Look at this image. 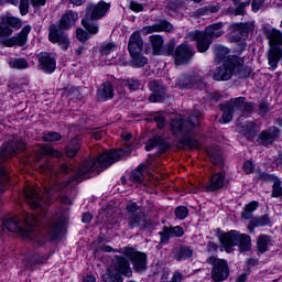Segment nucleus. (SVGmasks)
<instances>
[{
	"label": "nucleus",
	"instance_id": "nucleus-1",
	"mask_svg": "<svg viewBox=\"0 0 282 282\" xmlns=\"http://www.w3.org/2000/svg\"><path fill=\"white\" fill-rule=\"evenodd\" d=\"M129 153H131V148L106 151L97 160L88 159L84 161L82 169L75 175V181L83 182V180H89L91 173H100V171L109 169L111 164H116L118 160L124 158V155H129Z\"/></svg>",
	"mask_w": 282,
	"mask_h": 282
},
{
	"label": "nucleus",
	"instance_id": "nucleus-2",
	"mask_svg": "<svg viewBox=\"0 0 282 282\" xmlns=\"http://www.w3.org/2000/svg\"><path fill=\"white\" fill-rule=\"evenodd\" d=\"M65 186L67 183L61 184L52 181L44 185L43 196H41V191L34 186L25 187L23 195L31 208H47L52 204V195L63 191Z\"/></svg>",
	"mask_w": 282,
	"mask_h": 282
},
{
	"label": "nucleus",
	"instance_id": "nucleus-3",
	"mask_svg": "<svg viewBox=\"0 0 282 282\" xmlns=\"http://www.w3.org/2000/svg\"><path fill=\"white\" fill-rule=\"evenodd\" d=\"M34 226H36V217L32 214H26L23 218L15 216L4 221V228L9 232H20L23 239H33L39 246H43L41 239L34 237Z\"/></svg>",
	"mask_w": 282,
	"mask_h": 282
},
{
	"label": "nucleus",
	"instance_id": "nucleus-4",
	"mask_svg": "<svg viewBox=\"0 0 282 282\" xmlns=\"http://www.w3.org/2000/svg\"><path fill=\"white\" fill-rule=\"evenodd\" d=\"M220 250L225 252H232L234 247L237 246L240 252H249L252 248V239L247 234H240L237 230H230L219 235Z\"/></svg>",
	"mask_w": 282,
	"mask_h": 282
},
{
	"label": "nucleus",
	"instance_id": "nucleus-5",
	"mask_svg": "<svg viewBox=\"0 0 282 282\" xmlns=\"http://www.w3.org/2000/svg\"><path fill=\"white\" fill-rule=\"evenodd\" d=\"M224 34V23L217 22L206 26L205 31H194L189 33L191 39L197 43V50L200 53L208 52L213 44V39H219Z\"/></svg>",
	"mask_w": 282,
	"mask_h": 282
},
{
	"label": "nucleus",
	"instance_id": "nucleus-6",
	"mask_svg": "<svg viewBox=\"0 0 282 282\" xmlns=\"http://www.w3.org/2000/svg\"><path fill=\"white\" fill-rule=\"evenodd\" d=\"M109 8L111 4L99 1L97 4L90 3L86 8V17L82 20V24L84 25L85 30L90 34H98V24L94 21H98L102 19L107 12H109Z\"/></svg>",
	"mask_w": 282,
	"mask_h": 282
},
{
	"label": "nucleus",
	"instance_id": "nucleus-7",
	"mask_svg": "<svg viewBox=\"0 0 282 282\" xmlns=\"http://www.w3.org/2000/svg\"><path fill=\"white\" fill-rule=\"evenodd\" d=\"M199 118H202V111L195 110L189 116V120L185 121L182 118L172 119L171 121V131L174 135H186V133H191L193 129L199 127Z\"/></svg>",
	"mask_w": 282,
	"mask_h": 282
},
{
	"label": "nucleus",
	"instance_id": "nucleus-8",
	"mask_svg": "<svg viewBox=\"0 0 282 282\" xmlns=\"http://www.w3.org/2000/svg\"><path fill=\"white\" fill-rule=\"evenodd\" d=\"M220 109L223 111V116L219 122L227 124V122H230L232 120V113H237V111H241L242 113L252 111V106L246 102V98L239 97L232 99L229 104L225 106L221 105Z\"/></svg>",
	"mask_w": 282,
	"mask_h": 282
},
{
	"label": "nucleus",
	"instance_id": "nucleus-9",
	"mask_svg": "<svg viewBox=\"0 0 282 282\" xmlns=\"http://www.w3.org/2000/svg\"><path fill=\"white\" fill-rule=\"evenodd\" d=\"M207 263L214 265L212 270V279L216 282L226 281L230 276V269L228 268V262L212 256L207 258Z\"/></svg>",
	"mask_w": 282,
	"mask_h": 282
},
{
	"label": "nucleus",
	"instance_id": "nucleus-10",
	"mask_svg": "<svg viewBox=\"0 0 282 282\" xmlns=\"http://www.w3.org/2000/svg\"><path fill=\"white\" fill-rule=\"evenodd\" d=\"M121 254L131 261L135 272H144L147 270V253L138 251L133 247H126L121 249Z\"/></svg>",
	"mask_w": 282,
	"mask_h": 282
},
{
	"label": "nucleus",
	"instance_id": "nucleus-11",
	"mask_svg": "<svg viewBox=\"0 0 282 282\" xmlns=\"http://www.w3.org/2000/svg\"><path fill=\"white\" fill-rule=\"evenodd\" d=\"M48 41L58 45L59 50L67 52L69 50L70 41L69 36L63 32L56 24H52L48 28Z\"/></svg>",
	"mask_w": 282,
	"mask_h": 282
},
{
	"label": "nucleus",
	"instance_id": "nucleus-12",
	"mask_svg": "<svg viewBox=\"0 0 282 282\" xmlns=\"http://www.w3.org/2000/svg\"><path fill=\"white\" fill-rule=\"evenodd\" d=\"M241 63H243V61L234 57L229 62L223 63V65L214 72V80H230V78H232L235 67H237V65H241Z\"/></svg>",
	"mask_w": 282,
	"mask_h": 282
},
{
	"label": "nucleus",
	"instance_id": "nucleus-13",
	"mask_svg": "<svg viewBox=\"0 0 282 282\" xmlns=\"http://www.w3.org/2000/svg\"><path fill=\"white\" fill-rule=\"evenodd\" d=\"M32 31L31 25H25L20 33H18L17 36H12L9 39L0 40L1 45L4 47H14V45H18V47H23L25 43H28V35Z\"/></svg>",
	"mask_w": 282,
	"mask_h": 282
},
{
	"label": "nucleus",
	"instance_id": "nucleus-14",
	"mask_svg": "<svg viewBox=\"0 0 282 282\" xmlns=\"http://www.w3.org/2000/svg\"><path fill=\"white\" fill-rule=\"evenodd\" d=\"M25 143L15 139L12 143L4 144L0 151V164H3L6 160H10L13 155H17L18 151H24Z\"/></svg>",
	"mask_w": 282,
	"mask_h": 282
},
{
	"label": "nucleus",
	"instance_id": "nucleus-15",
	"mask_svg": "<svg viewBox=\"0 0 282 282\" xmlns=\"http://www.w3.org/2000/svg\"><path fill=\"white\" fill-rule=\"evenodd\" d=\"M67 212H64V214H56L47 228V235L50 239H56L61 231L63 230V226L65 224V220L67 219Z\"/></svg>",
	"mask_w": 282,
	"mask_h": 282
},
{
	"label": "nucleus",
	"instance_id": "nucleus-16",
	"mask_svg": "<svg viewBox=\"0 0 282 282\" xmlns=\"http://www.w3.org/2000/svg\"><path fill=\"white\" fill-rule=\"evenodd\" d=\"M111 268H113L117 274H122V276H127L128 279H131V276H133V270H131V264H129V261L122 256H115Z\"/></svg>",
	"mask_w": 282,
	"mask_h": 282
},
{
	"label": "nucleus",
	"instance_id": "nucleus-17",
	"mask_svg": "<svg viewBox=\"0 0 282 282\" xmlns=\"http://www.w3.org/2000/svg\"><path fill=\"white\" fill-rule=\"evenodd\" d=\"M193 46L188 44L178 45L174 53L175 65H186L193 58Z\"/></svg>",
	"mask_w": 282,
	"mask_h": 282
},
{
	"label": "nucleus",
	"instance_id": "nucleus-18",
	"mask_svg": "<svg viewBox=\"0 0 282 282\" xmlns=\"http://www.w3.org/2000/svg\"><path fill=\"white\" fill-rule=\"evenodd\" d=\"M40 69L44 74H54L56 72V57L52 53H40L39 54Z\"/></svg>",
	"mask_w": 282,
	"mask_h": 282
},
{
	"label": "nucleus",
	"instance_id": "nucleus-19",
	"mask_svg": "<svg viewBox=\"0 0 282 282\" xmlns=\"http://www.w3.org/2000/svg\"><path fill=\"white\" fill-rule=\"evenodd\" d=\"M226 186V173L216 172L210 178L209 183L206 185L207 193H215V191H221Z\"/></svg>",
	"mask_w": 282,
	"mask_h": 282
},
{
	"label": "nucleus",
	"instance_id": "nucleus-20",
	"mask_svg": "<svg viewBox=\"0 0 282 282\" xmlns=\"http://www.w3.org/2000/svg\"><path fill=\"white\" fill-rule=\"evenodd\" d=\"M276 138H279V128L270 127L268 130H263L258 137V144L262 147H270Z\"/></svg>",
	"mask_w": 282,
	"mask_h": 282
},
{
	"label": "nucleus",
	"instance_id": "nucleus-21",
	"mask_svg": "<svg viewBox=\"0 0 282 282\" xmlns=\"http://www.w3.org/2000/svg\"><path fill=\"white\" fill-rule=\"evenodd\" d=\"M78 21V12L76 11H65L58 22V30H72L76 22Z\"/></svg>",
	"mask_w": 282,
	"mask_h": 282
},
{
	"label": "nucleus",
	"instance_id": "nucleus-22",
	"mask_svg": "<svg viewBox=\"0 0 282 282\" xmlns=\"http://www.w3.org/2000/svg\"><path fill=\"white\" fill-rule=\"evenodd\" d=\"M142 47H144V41L140 32L135 31L130 35L128 43V50L130 54H142Z\"/></svg>",
	"mask_w": 282,
	"mask_h": 282
},
{
	"label": "nucleus",
	"instance_id": "nucleus-23",
	"mask_svg": "<svg viewBox=\"0 0 282 282\" xmlns=\"http://www.w3.org/2000/svg\"><path fill=\"white\" fill-rule=\"evenodd\" d=\"M202 80H203V77L197 74H193L189 76L182 75L175 80V85L180 89H186L193 85H197V83H202Z\"/></svg>",
	"mask_w": 282,
	"mask_h": 282
},
{
	"label": "nucleus",
	"instance_id": "nucleus-24",
	"mask_svg": "<svg viewBox=\"0 0 282 282\" xmlns=\"http://www.w3.org/2000/svg\"><path fill=\"white\" fill-rule=\"evenodd\" d=\"M171 30H173V24L163 20L153 25L143 28L141 32H143V34H152V32H171Z\"/></svg>",
	"mask_w": 282,
	"mask_h": 282
},
{
	"label": "nucleus",
	"instance_id": "nucleus-25",
	"mask_svg": "<svg viewBox=\"0 0 282 282\" xmlns=\"http://www.w3.org/2000/svg\"><path fill=\"white\" fill-rule=\"evenodd\" d=\"M97 98L102 102H107V100H111L113 98V85L109 82H105L100 85L97 90Z\"/></svg>",
	"mask_w": 282,
	"mask_h": 282
},
{
	"label": "nucleus",
	"instance_id": "nucleus-26",
	"mask_svg": "<svg viewBox=\"0 0 282 282\" xmlns=\"http://www.w3.org/2000/svg\"><path fill=\"white\" fill-rule=\"evenodd\" d=\"M149 88L153 91V95L150 96V102H160L164 96V86L158 80L150 82Z\"/></svg>",
	"mask_w": 282,
	"mask_h": 282
},
{
	"label": "nucleus",
	"instance_id": "nucleus-27",
	"mask_svg": "<svg viewBox=\"0 0 282 282\" xmlns=\"http://www.w3.org/2000/svg\"><path fill=\"white\" fill-rule=\"evenodd\" d=\"M214 52H215V59L218 61V63H228L230 59L232 58H239V57H235L228 55L230 54V51L228 50V47L223 46V45H215L214 46Z\"/></svg>",
	"mask_w": 282,
	"mask_h": 282
},
{
	"label": "nucleus",
	"instance_id": "nucleus-28",
	"mask_svg": "<svg viewBox=\"0 0 282 282\" xmlns=\"http://www.w3.org/2000/svg\"><path fill=\"white\" fill-rule=\"evenodd\" d=\"M270 226V216L263 215L256 217L249 221L248 228L250 232H254V228Z\"/></svg>",
	"mask_w": 282,
	"mask_h": 282
},
{
	"label": "nucleus",
	"instance_id": "nucleus-29",
	"mask_svg": "<svg viewBox=\"0 0 282 282\" xmlns=\"http://www.w3.org/2000/svg\"><path fill=\"white\" fill-rule=\"evenodd\" d=\"M238 131L239 133H241V135H245L247 140H252V138H254V134L257 133V126L254 124V122H246L238 128Z\"/></svg>",
	"mask_w": 282,
	"mask_h": 282
},
{
	"label": "nucleus",
	"instance_id": "nucleus-30",
	"mask_svg": "<svg viewBox=\"0 0 282 282\" xmlns=\"http://www.w3.org/2000/svg\"><path fill=\"white\" fill-rule=\"evenodd\" d=\"M149 41L151 43L153 54H155L156 56H160L164 47V39L162 37V35H151L149 37Z\"/></svg>",
	"mask_w": 282,
	"mask_h": 282
},
{
	"label": "nucleus",
	"instance_id": "nucleus-31",
	"mask_svg": "<svg viewBox=\"0 0 282 282\" xmlns=\"http://www.w3.org/2000/svg\"><path fill=\"white\" fill-rule=\"evenodd\" d=\"M147 224V217L143 214H131L128 217V226L129 228H140V226H144Z\"/></svg>",
	"mask_w": 282,
	"mask_h": 282
},
{
	"label": "nucleus",
	"instance_id": "nucleus-32",
	"mask_svg": "<svg viewBox=\"0 0 282 282\" xmlns=\"http://www.w3.org/2000/svg\"><path fill=\"white\" fill-rule=\"evenodd\" d=\"M281 48L276 46L271 47L268 55L270 67H276V65H279V62L281 61Z\"/></svg>",
	"mask_w": 282,
	"mask_h": 282
},
{
	"label": "nucleus",
	"instance_id": "nucleus-33",
	"mask_svg": "<svg viewBox=\"0 0 282 282\" xmlns=\"http://www.w3.org/2000/svg\"><path fill=\"white\" fill-rule=\"evenodd\" d=\"M207 153L213 164L219 165L221 162H224V158L221 156V149H219V147L208 148Z\"/></svg>",
	"mask_w": 282,
	"mask_h": 282
},
{
	"label": "nucleus",
	"instance_id": "nucleus-34",
	"mask_svg": "<svg viewBox=\"0 0 282 282\" xmlns=\"http://www.w3.org/2000/svg\"><path fill=\"white\" fill-rule=\"evenodd\" d=\"M43 155H50L51 158H61L63 153L59 151L54 150L53 147L50 145H41L39 148V154L37 158H43Z\"/></svg>",
	"mask_w": 282,
	"mask_h": 282
},
{
	"label": "nucleus",
	"instance_id": "nucleus-35",
	"mask_svg": "<svg viewBox=\"0 0 282 282\" xmlns=\"http://www.w3.org/2000/svg\"><path fill=\"white\" fill-rule=\"evenodd\" d=\"M79 150H80V139L75 138L66 147V155L68 158H74L76 155V153H78Z\"/></svg>",
	"mask_w": 282,
	"mask_h": 282
},
{
	"label": "nucleus",
	"instance_id": "nucleus-36",
	"mask_svg": "<svg viewBox=\"0 0 282 282\" xmlns=\"http://www.w3.org/2000/svg\"><path fill=\"white\" fill-rule=\"evenodd\" d=\"M259 208V202L253 200L245 206L243 212L241 213L242 219H252V213Z\"/></svg>",
	"mask_w": 282,
	"mask_h": 282
},
{
	"label": "nucleus",
	"instance_id": "nucleus-37",
	"mask_svg": "<svg viewBox=\"0 0 282 282\" xmlns=\"http://www.w3.org/2000/svg\"><path fill=\"white\" fill-rule=\"evenodd\" d=\"M270 236L260 235L257 240V248L259 252H268V247L270 246Z\"/></svg>",
	"mask_w": 282,
	"mask_h": 282
},
{
	"label": "nucleus",
	"instance_id": "nucleus-38",
	"mask_svg": "<svg viewBox=\"0 0 282 282\" xmlns=\"http://www.w3.org/2000/svg\"><path fill=\"white\" fill-rule=\"evenodd\" d=\"M130 180L134 184H142L144 180V165H139L138 169L130 174Z\"/></svg>",
	"mask_w": 282,
	"mask_h": 282
},
{
	"label": "nucleus",
	"instance_id": "nucleus-39",
	"mask_svg": "<svg viewBox=\"0 0 282 282\" xmlns=\"http://www.w3.org/2000/svg\"><path fill=\"white\" fill-rule=\"evenodd\" d=\"M132 67H144L149 59L141 55V53L130 54Z\"/></svg>",
	"mask_w": 282,
	"mask_h": 282
},
{
	"label": "nucleus",
	"instance_id": "nucleus-40",
	"mask_svg": "<svg viewBox=\"0 0 282 282\" xmlns=\"http://www.w3.org/2000/svg\"><path fill=\"white\" fill-rule=\"evenodd\" d=\"M118 51V45L113 42H105L100 46V54L101 56H109V54H112V52Z\"/></svg>",
	"mask_w": 282,
	"mask_h": 282
},
{
	"label": "nucleus",
	"instance_id": "nucleus-41",
	"mask_svg": "<svg viewBox=\"0 0 282 282\" xmlns=\"http://www.w3.org/2000/svg\"><path fill=\"white\" fill-rule=\"evenodd\" d=\"M9 65L12 69H28L30 64L25 58H12L9 62Z\"/></svg>",
	"mask_w": 282,
	"mask_h": 282
},
{
	"label": "nucleus",
	"instance_id": "nucleus-42",
	"mask_svg": "<svg viewBox=\"0 0 282 282\" xmlns=\"http://www.w3.org/2000/svg\"><path fill=\"white\" fill-rule=\"evenodd\" d=\"M270 178L273 182L272 197H282L281 178L276 176H270Z\"/></svg>",
	"mask_w": 282,
	"mask_h": 282
},
{
	"label": "nucleus",
	"instance_id": "nucleus-43",
	"mask_svg": "<svg viewBox=\"0 0 282 282\" xmlns=\"http://www.w3.org/2000/svg\"><path fill=\"white\" fill-rule=\"evenodd\" d=\"M193 257V251L188 247H181L175 254L176 261H182V259H191Z\"/></svg>",
	"mask_w": 282,
	"mask_h": 282
},
{
	"label": "nucleus",
	"instance_id": "nucleus-44",
	"mask_svg": "<svg viewBox=\"0 0 282 282\" xmlns=\"http://www.w3.org/2000/svg\"><path fill=\"white\" fill-rule=\"evenodd\" d=\"M268 37L270 39L271 43H274V45H282V33L279 30H271L268 34Z\"/></svg>",
	"mask_w": 282,
	"mask_h": 282
},
{
	"label": "nucleus",
	"instance_id": "nucleus-45",
	"mask_svg": "<svg viewBox=\"0 0 282 282\" xmlns=\"http://www.w3.org/2000/svg\"><path fill=\"white\" fill-rule=\"evenodd\" d=\"M181 142L184 147H186V149H199V147H202V144H199V141L193 138H185Z\"/></svg>",
	"mask_w": 282,
	"mask_h": 282
},
{
	"label": "nucleus",
	"instance_id": "nucleus-46",
	"mask_svg": "<svg viewBox=\"0 0 282 282\" xmlns=\"http://www.w3.org/2000/svg\"><path fill=\"white\" fill-rule=\"evenodd\" d=\"M105 282H122V278L116 276L111 269H108L107 272L102 275Z\"/></svg>",
	"mask_w": 282,
	"mask_h": 282
},
{
	"label": "nucleus",
	"instance_id": "nucleus-47",
	"mask_svg": "<svg viewBox=\"0 0 282 282\" xmlns=\"http://www.w3.org/2000/svg\"><path fill=\"white\" fill-rule=\"evenodd\" d=\"M3 23H7V25H10L11 28H14L15 30H19L21 28V20L14 17H7L3 20Z\"/></svg>",
	"mask_w": 282,
	"mask_h": 282
},
{
	"label": "nucleus",
	"instance_id": "nucleus-48",
	"mask_svg": "<svg viewBox=\"0 0 282 282\" xmlns=\"http://www.w3.org/2000/svg\"><path fill=\"white\" fill-rule=\"evenodd\" d=\"M6 184H8V172H6V169L0 166V193L6 191Z\"/></svg>",
	"mask_w": 282,
	"mask_h": 282
},
{
	"label": "nucleus",
	"instance_id": "nucleus-49",
	"mask_svg": "<svg viewBox=\"0 0 282 282\" xmlns=\"http://www.w3.org/2000/svg\"><path fill=\"white\" fill-rule=\"evenodd\" d=\"M160 243L164 245V243H169V239H171L172 234H171V228L169 227H164L163 230L160 232Z\"/></svg>",
	"mask_w": 282,
	"mask_h": 282
},
{
	"label": "nucleus",
	"instance_id": "nucleus-50",
	"mask_svg": "<svg viewBox=\"0 0 282 282\" xmlns=\"http://www.w3.org/2000/svg\"><path fill=\"white\" fill-rule=\"evenodd\" d=\"M158 144H162V138L155 137L153 139H150L145 144V151H153V149L156 148Z\"/></svg>",
	"mask_w": 282,
	"mask_h": 282
},
{
	"label": "nucleus",
	"instance_id": "nucleus-51",
	"mask_svg": "<svg viewBox=\"0 0 282 282\" xmlns=\"http://www.w3.org/2000/svg\"><path fill=\"white\" fill-rule=\"evenodd\" d=\"M61 138V133L58 132H48L43 135L44 142H58Z\"/></svg>",
	"mask_w": 282,
	"mask_h": 282
},
{
	"label": "nucleus",
	"instance_id": "nucleus-52",
	"mask_svg": "<svg viewBox=\"0 0 282 282\" xmlns=\"http://www.w3.org/2000/svg\"><path fill=\"white\" fill-rule=\"evenodd\" d=\"M176 219H185L188 217V208L186 206H178L175 209Z\"/></svg>",
	"mask_w": 282,
	"mask_h": 282
},
{
	"label": "nucleus",
	"instance_id": "nucleus-53",
	"mask_svg": "<svg viewBox=\"0 0 282 282\" xmlns=\"http://www.w3.org/2000/svg\"><path fill=\"white\" fill-rule=\"evenodd\" d=\"M40 172L45 173V175H54V169L50 163H39Z\"/></svg>",
	"mask_w": 282,
	"mask_h": 282
},
{
	"label": "nucleus",
	"instance_id": "nucleus-54",
	"mask_svg": "<svg viewBox=\"0 0 282 282\" xmlns=\"http://www.w3.org/2000/svg\"><path fill=\"white\" fill-rule=\"evenodd\" d=\"M248 6H250V0H246L245 2H241L240 4H238V7L235 10L236 17L243 14V12H246V8H248Z\"/></svg>",
	"mask_w": 282,
	"mask_h": 282
},
{
	"label": "nucleus",
	"instance_id": "nucleus-55",
	"mask_svg": "<svg viewBox=\"0 0 282 282\" xmlns=\"http://www.w3.org/2000/svg\"><path fill=\"white\" fill-rule=\"evenodd\" d=\"M20 12L22 17H25L28 12H30V0H21L20 1Z\"/></svg>",
	"mask_w": 282,
	"mask_h": 282
},
{
	"label": "nucleus",
	"instance_id": "nucleus-56",
	"mask_svg": "<svg viewBox=\"0 0 282 282\" xmlns=\"http://www.w3.org/2000/svg\"><path fill=\"white\" fill-rule=\"evenodd\" d=\"M12 29L10 26H1L0 25V39H8V36H12Z\"/></svg>",
	"mask_w": 282,
	"mask_h": 282
},
{
	"label": "nucleus",
	"instance_id": "nucleus-57",
	"mask_svg": "<svg viewBox=\"0 0 282 282\" xmlns=\"http://www.w3.org/2000/svg\"><path fill=\"white\" fill-rule=\"evenodd\" d=\"M170 231L172 234V237H183L184 236V228L181 226L171 227Z\"/></svg>",
	"mask_w": 282,
	"mask_h": 282
},
{
	"label": "nucleus",
	"instance_id": "nucleus-58",
	"mask_svg": "<svg viewBox=\"0 0 282 282\" xmlns=\"http://www.w3.org/2000/svg\"><path fill=\"white\" fill-rule=\"evenodd\" d=\"M76 36L78 41H82L83 43H85V41H88L89 39V34H87V32H85L83 29L76 30Z\"/></svg>",
	"mask_w": 282,
	"mask_h": 282
},
{
	"label": "nucleus",
	"instance_id": "nucleus-59",
	"mask_svg": "<svg viewBox=\"0 0 282 282\" xmlns=\"http://www.w3.org/2000/svg\"><path fill=\"white\" fill-rule=\"evenodd\" d=\"M154 121L156 122V127H159V129H164V124H166L164 116H162L161 113L155 115Z\"/></svg>",
	"mask_w": 282,
	"mask_h": 282
},
{
	"label": "nucleus",
	"instance_id": "nucleus-60",
	"mask_svg": "<svg viewBox=\"0 0 282 282\" xmlns=\"http://www.w3.org/2000/svg\"><path fill=\"white\" fill-rule=\"evenodd\" d=\"M127 85L129 86L130 89H139L140 88V80L137 78H131L127 80Z\"/></svg>",
	"mask_w": 282,
	"mask_h": 282
},
{
	"label": "nucleus",
	"instance_id": "nucleus-61",
	"mask_svg": "<svg viewBox=\"0 0 282 282\" xmlns=\"http://www.w3.org/2000/svg\"><path fill=\"white\" fill-rule=\"evenodd\" d=\"M130 10L132 12H142L144 10V7L141 3H138L135 1L130 2Z\"/></svg>",
	"mask_w": 282,
	"mask_h": 282
},
{
	"label": "nucleus",
	"instance_id": "nucleus-62",
	"mask_svg": "<svg viewBox=\"0 0 282 282\" xmlns=\"http://www.w3.org/2000/svg\"><path fill=\"white\" fill-rule=\"evenodd\" d=\"M243 171L247 174H250L254 171V163L252 161H246L243 164Z\"/></svg>",
	"mask_w": 282,
	"mask_h": 282
},
{
	"label": "nucleus",
	"instance_id": "nucleus-63",
	"mask_svg": "<svg viewBox=\"0 0 282 282\" xmlns=\"http://www.w3.org/2000/svg\"><path fill=\"white\" fill-rule=\"evenodd\" d=\"M127 213H137V210H140V206H138V203L130 202L126 206Z\"/></svg>",
	"mask_w": 282,
	"mask_h": 282
},
{
	"label": "nucleus",
	"instance_id": "nucleus-64",
	"mask_svg": "<svg viewBox=\"0 0 282 282\" xmlns=\"http://www.w3.org/2000/svg\"><path fill=\"white\" fill-rule=\"evenodd\" d=\"M261 6H263V0H253L251 3L252 11L259 12V10H261Z\"/></svg>",
	"mask_w": 282,
	"mask_h": 282
}]
</instances>
